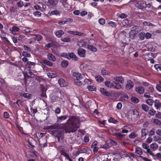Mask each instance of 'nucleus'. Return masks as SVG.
I'll list each match as a JSON object with an SVG mask.
<instances>
[{
	"label": "nucleus",
	"mask_w": 161,
	"mask_h": 161,
	"mask_svg": "<svg viewBox=\"0 0 161 161\" xmlns=\"http://www.w3.org/2000/svg\"><path fill=\"white\" fill-rule=\"evenodd\" d=\"M67 122L69 124L67 126L64 124L59 125L55 123L48 127L49 129L54 130L51 131V134L57 138L58 142L60 141V139H63L64 130L66 133L74 132L79 127V119L74 116H69Z\"/></svg>",
	"instance_id": "nucleus-1"
},
{
	"label": "nucleus",
	"mask_w": 161,
	"mask_h": 161,
	"mask_svg": "<svg viewBox=\"0 0 161 161\" xmlns=\"http://www.w3.org/2000/svg\"><path fill=\"white\" fill-rule=\"evenodd\" d=\"M73 75L76 78V80H75V83L78 86L81 85L83 77L82 76L81 74L78 72H74L73 74Z\"/></svg>",
	"instance_id": "nucleus-2"
},
{
	"label": "nucleus",
	"mask_w": 161,
	"mask_h": 161,
	"mask_svg": "<svg viewBox=\"0 0 161 161\" xmlns=\"http://www.w3.org/2000/svg\"><path fill=\"white\" fill-rule=\"evenodd\" d=\"M68 0H49L48 1L50 4L52 5H55L60 1L62 5L65 8H68L70 6L69 5L67 2Z\"/></svg>",
	"instance_id": "nucleus-3"
},
{
	"label": "nucleus",
	"mask_w": 161,
	"mask_h": 161,
	"mask_svg": "<svg viewBox=\"0 0 161 161\" xmlns=\"http://www.w3.org/2000/svg\"><path fill=\"white\" fill-rule=\"evenodd\" d=\"M113 136H115L119 140H122L123 141L127 140L128 138L125 137V135L122 134L121 133H115L113 134Z\"/></svg>",
	"instance_id": "nucleus-4"
},
{
	"label": "nucleus",
	"mask_w": 161,
	"mask_h": 161,
	"mask_svg": "<svg viewBox=\"0 0 161 161\" xmlns=\"http://www.w3.org/2000/svg\"><path fill=\"white\" fill-rule=\"evenodd\" d=\"M78 53L79 55L81 57L84 58L86 56V51L81 48H79L78 49Z\"/></svg>",
	"instance_id": "nucleus-5"
},
{
	"label": "nucleus",
	"mask_w": 161,
	"mask_h": 161,
	"mask_svg": "<svg viewBox=\"0 0 161 161\" xmlns=\"http://www.w3.org/2000/svg\"><path fill=\"white\" fill-rule=\"evenodd\" d=\"M101 93L103 95L108 97L111 96V93L110 92H108L104 88H101L100 89Z\"/></svg>",
	"instance_id": "nucleus-6"
},
{
	"label": "nucleus",
	"mask_w": 161,
	"mask_h": 161,
	"mask_svg": "<svg viewBox=\"0 0 161 161\" xmlns=\"http://www.w3.org/2000/svg\"><path fill=\"white\" fill-rule=\"evenodd\" d=\"M137 7L139 9H143L146 8V2L143 1H139L137 3Z\"/></svg>",
	"instance_id": "nucleus-7"
},
{
	"label": "nucleus",
	"mask_w": 161,
	"mask_h": 161,
	"mask_svg": "<svg viewBox=\"0 0 161 161\" xmlns=\"http://www.w3.org/2000/svg\"><path fill=\"white\" fill-rule=\"evenodd\" d=\"M144 88L142 86L136 87L135 88L136 91L137 93L140 94H143L144 93Z\"/></svg>",
	"instance_id": "nucleus-8"
},
{
	"label": "nucleus",
	"mask_w": 161,
	"mask_h": 161,
	"mask_svg": "<svg viewBox=\"0 0 161 161\" xmlns=\"http://www.w3.org/2000/svg\"><path fill=\"white\" fill-rule=\"evenodd\" d=\"M134 86V84L130 80L127 81V83L126 85V88L127 90H129L132 88Z\"/></svg>",
	"instance_id": "nucleus-9"
},
{
	"label": "nucleus",
	"mask_w": 161,
	"mask_h": 161,
	"mask_svg": "<svg viewBox=\"0 0 161 161\" xmlns=\"http://www.w3.org/2000/svg\"><path fill=\"white\" fill-rule=\"evenodd\" d=\"M68 32L71 34L77 35L78 36H83L84 35V34L83 33L76 31H68Z\"/></svg>",
	"instance_id": "nucleus-10"
},
{
	"label": "nucleus",
	"mask_w": 161,
	"mask_h": 161,
	"mask_svg": "<svg viewBox=\"0 0 161 161\" xmlns=\"http://www.w3.org/2000/svg\"><path fill=\"white\" fill-rule=\"evenodd\" d=\"M141 137H144V139H145L146 136L148 133V130L146 129H143L141 130Z\"/></svg>",
	"instance_id": "nucleus-11"
},
{
	"label": "nucleus",
	"mask_w": 161,
	"mask_h": 161,
	"mask_svg": "<svg viewBox=\"0 0 161 161\" xmlns=\"http://www.w3.org/2000/svg\"><path fill=\"white\" fill-rule=\"evenodd\" d=\"M47 58L49 60L52 62H54L56 60L54 55L51 53L48 54L47 55Z\"/></svg>",
	"instance_id": "nucleus-12"
},
{
	"label": "nucleus",
	"mask_w": 161,
	"mask_h": 161,
	"mask_svg": "<svg viewBox=\"0 0 161 161\" xmlns=\"http://www.w3.org/2000/svg\"><path fill=\"white\" fill-rule=\"evenodd\" d=\"M120 37H121L123 40H125L126 37H127L126 32L124 31H121L120 34Z\"/></svg>",
	"instance_id": "nucleus-13"
},
{
	"label": "nucleus",
	"mask_w": 161,
	"mask_h": 161,
	"mask_svg": "<svg viewBox=\"0 0 161 161\" xmlns=\"http://www.w3.org/2000/svg\"><path fill=\"white\" fill-rule=\"evenodd\" d=\"M114 80L117 82H118L121 83H122L124 82V79L122 76H117L115 77L114 78Z\"/></svg>",
	"instance_id": "nucleus-14"
},
{
	"label": "nucleus",
	"mask_w": 161,
	"mask_h": 161,
	"mask_svg": "<svg viewBox=\"0 0 161 161\" xmlns=\"http://www.w3.org/2000/svg\"><path fill=\"white\" fill-rule=\"evenodd\" d=\"M68 116L67 115H63L59 117H57V122H60L63 120H64L67 119Z\"/></svg>",
	"instance_id": "nucleus-15"
},
{
	"label": "nucleus",
	"mask_w": 161,
	"mask_h": 161,
	"mask_svg": "<svg viewBox=\"0 0 161 161\" xmlns=\"http://www.w3.org/2000/svg\"><path fill=\"white\" fill-rule=\"evenodd\" d=\"M64 34V31L62 30H59L55 33V35L58 38H59Z\"/></svg>",
	"instance_id": "nucleus-16"
},
{
	"label": "nucleus",
	"mask_w": 161,
	"mask_h": 161,
	"mask_svg": "<svg viewBox=\"0 0 161 161\" xmlns=\"http://www.w3.org/2000/svg\"><path fill=\"white\" fill-rule=\"evenodd\" d=\"M71 58L75 60H77L78 59V58L73 53H69V59H70Z\"/></svg>",
	"instance_id": "nucleus-17"
},
{
	"label": "nucleus",
	"mask_w": 161,
	"mask_h": 161,
	"mask_svg": "<svg viewBox=\"0 0 161 161\" xmlns=\"http://www.w3.org/2000/svg\"><path fill=\"white\" fill-rule=\"evenodd\" d=\"M86 43L84 40H80L77 43V45L80 47H85L86 46Z\"/></svg>",
	"instance_id": "nucleus-18"
},
{
	"label": "nucleus",
	"mask_w": 161,
	"mask_h": 161,
	"mask_svg": "<svg viewBox=\"0 0 161 161\" xmlns=\"http://www.w3.org/2000/svg\"><path fill=\"white\" fill-rule=\"evenodd\" d=\"M42 62L49 66H51L53 65L52 62L46 59L43 60Z\"/></svg>",
	"instance_id": "nucleus-19"
},
{
	"label": "nucleus",
	"mask_w": 161,
	"mask_h": 161,
	"mask_svg": "<svg viewBox=\"0 0 161 161\" xmlns=\"http://www.w3.org/2000/svg\"><path fill=\"white\" fill-rule=\"evenodd\" d=\"M58 82L61 86H64L66 85L65 81L62 79H59Z\"/></svg>",
	"instance_id": "nucleus-20"
},
{
	"label": "nucleus",
	"mask_w": 161,
	"mask_h": 161,
	"mask_svg": "<svg viewBox=\"0 0 161 161\" xmlns=\"http://www.w3.org/2000/svg\"><path fill=\"white\" fill-rule=\"evenodd\" d=\"M154 105L156 108L158 109L161 107V103L158 100H156L154 101Z\"/></svg>",
	"instance_id": "nucleus-21"
},
{
	"label": "nucleus",
	"mask_w": 161,
	"mask_h": 161,
	"mask_svg": "<svg viewBox=\"0 0 161 161\" xmlns=\"http://www.w3.org/2000/svg\"><path fill=\"white\" fill-rule=\"evenodd\" d=\"M10 31H11L10 33L13 34V32H14L17 31L18 32L19 30V28L16 26H14L12 28H10L9 29Z\"/></svg>",
	"instance_id": "nucleus-22"
},
{
	"label": "nucleus",
	"mask_w": 161,
	"mask_h": 161,
	"mask_svg": "<svg viewBox=\"0 0 161 161\" xmlns=\"http://www.w3.org/2000/svg\"><path fill=\"white\" fill-rule=\"evenodd\" d=\"M87 48L93 52H96L97 50V49L96 47L91 45H88Z\"/></svg>",
	"instance_id": "nucleus-23"
},
{
	"label": "nucleus",
	"mask_w": 161,
	"mask_h": 161,
	"mask_svg": "<svg viewBox=\"0 0 161 161\" xmlns=\"http://www.w3.org/2000/svg\"><path fill=\"white\" fill-rule=\"evenodd\" d=\"M151 148L153 151L155 150L158 148V145L155 143H154L150 145Z\"/></svg>",
	"instance_id": "nucleus-24"
},
{
	"label": "nucleus",
	"mask_w": 161,
	"mask_h": 161,
	"mask_svg": "<svg viewBox=\"0 0 161 161\" xmlns=\"http://www.w3.org/2000/svg\"><path fill=\"white\" fill-rule=\"evenodd\" d=\"M95 79L96 80L99 82H101L103 81L104 80L103 78L99 75L95 76Z\"/></svg>",
	"instance_id": "nucleus-25"
},
{
	"label": "nucleus",
	"mask_w": 161,
	"mask_h": 161,
	"mask_svg": "<svg viewBox=\"0 0 161 161\" xmlns=\"http://www.w3.org/2000/svg\"><path fill=\"white\" fill-rule=\"evenodd\" d=\"M135 153L139 155H142L143 153L142 150L139 147H137L135 149Z\"/></svg>",
	"instance_id": "nucleus-26"
},
{
	"label": "nucleus",
	"mask_w": 161,
	"mask_h": 161,
	"mask_svg": "<svg viewBox=\"0 0 161 161\" xmlns=\"http://www.w3.org/2000/svg\"><path fill=\"white\" fill-rule=\"evenodd\" d=\"M142 109L145 111L147 112L149 110V108L148 106L146 104H142L141 105Z\"/></svg>",
	"instance_id": "nucleus-27"
},
{
	"label": "nucleus",
	"mask_w": 161,
	"mask_h": 161,
	"mask_svg": "<svg viewBox=\"0 0 161 161\" xmlns=\"http://www.w3.org/2000/svg\"><path fill=\"white\" fill-rule=\"evenodd\" d=\"M108 121L110 123H112L116 124H117L119 123L118 121L117 120L114 119L112 117H111L109 118L108 120Z\"/></svg>",
	"instance_id": "nucleus-28"
},
{
	"label": "nucleus",
	"mask_w": 161,
	"mask_h": 161,
	"mask_svg": "<svg viewBox=\"0 0 161 161\" xmlns=\"http://www.w3.org/2000/svg\"><path fill=\"white\" fill-rule=\"evenodd\" d=\"M23 96L25 98H27L29 99H31V94L28 93H24Z\"/></svg>",
	"instance_id": "nucleus-29"
},
{
	"label": "nucleus",
	"mask_w": 161,
	"mask_h": 161,
	"mask_svg": "<svg viewBox=\"0 0 161 161\" xmlns=\"http://www.w3.org/2000/svg\"><path fill=\"white\" fill-rule=\"evenodd\" d=\"M87 88L89 90V91H96V88L95 86H91V85L88 86Z\"/></svg>",
	"instance_id": "nucleus-30"
},
{
	"label": "nucleus",
	"mask_w": 161,
	"mask_h": 161,
	"mask_svg": "<svg viewBox=\"0 0 161 161\" xmlns=\"http://www.w3.org/2000/svg\"><path fill=\"white\" fill-rule=\"evenodd\" d=\"M61 66L63 67H66L68 65V62L67 61L64 60L61 64Z\"/></svg>",
	"instance_id": "nucleus-31"
},
{
	"label": "nucleus",
	"mask_w": 161,
	"mask_h": 161,
	"mask_svg": "<svg viewBox=\"0 0 161 161\" xmlns=\"http://www.w3.org/2000/svg\"><path fill=\"white\" fill-rule=\"evenodd\" d=\"M136 34V32H132V31H130L129 33L130 37L132 39L134 38Z\"/></svg>",
	"instance_id": "nucleus-32"
},
{
	"label": "nucleus",
	"mask_w": 161,
	"mask_h": 161,
	"mask_svg": "<svg viewBox=\"0 0 161 161\" xmlns=\"http://www.w3.org/2000/svg\"><path fill=\"white\" fill-rule=\"evenodd\" d=\"M153 100L151 99H148L146 100V103L150 106L153 105Z\"/></svg>",
	"instance_id": "nucleus-33"
},
{
	"label": "nucleus",
	"mask_w": 161,
	"mask_h": 161,
	"mask_svg": "<svg viewBox=\"0 0 161 161\" xmlns=\"http://www.w3.org/2000/svg\"><path fill=\"white\" fill-rule=\"evenodd\" d=\"M60 13V12L58 10H55L51 11V14L52 15H58Z\"/></svg>",
	"instance_id": "nucleus-34"
},
{
	"label": "nucleus",
	"mask_w": 161,
	"mask_h": 161,
	"mask_svg": "<svg viewBox=\"0 0 161 161\" xmlns=\"http://www.w3.org/2000/svg\"><path fill=\"white\" fill-rule=\"evenodd\" d=\"M47 75L48 77L51 78L55 77L57 75L56 74L51 73H48Z\"/></svg>",
	"instance_id": "nucleus-35"
},
{
	"label": "nucleus",
	"mask_w": 161,
	"mask_h": 161,
	"mask_svg": "<svg viewBox=\"0 0 161 161\" xmlns=\"http://www.w3.org/2000/svg\"><path fill=\"white\" fill-rule=\"evenodd\" d=\"M154 68L158 71H161V65L160 64H156L154 66Z\"/></svg>",
	"instance_id": "nucleus-36"
},
{
	"label": "nucleus",
	"mask_w": 161,
	"mask_h": 161,
	"mask_svg": "<svg viewBox=\"0 0 161 161\" xmlns=\"http://www.w3.org/2000/svg\"><path fill=\"white\" fill-rule=\"evenodd\" d=\"M115 89H119L121 88V85L119 83H117L113 86Z\"/></svg>",
	"instance_id": "nucleus-37"
},
{
	"label": "nucleus",
	"mask_w": 161,
	"mask_h": 161,
	"mask_svg": "<svg viewBox=\"0 0 161 161\" xmlns=\"http://www.w3.org/2000/svg\"><path fill=\"white\" fill-rule=\"evenodd\" d=\"M145 33L144 32L140 33L139 35V37L140 39L141 40H143L145 38Z\"/></svg>",
	"instance_id": "nucleus-38"
},
{
	"label": "nucleus",
	"mask_w": 161,
	"mask_h": 161,
	"mask_svg": "<svg viewBox=\"0 0 161 161\" xmlns=\"http://www.w3.org/2000/svg\"><path fill=\"white\" fill-rule=\"evenodd\" d=\"M73 19L70 18L66 19L64 21L65 24H70L72 22Z\"/></svg>",
	"instance_id": "nucleus-39"
},
{
	"label": "nucleus",
	"mask_w": 161,
	"mask_h": 161,
	"mask_svg": "<svg viewBox=\"0 0 161 161\" xmlns=\"http://www.w3.org/2000/svg\"><path fill=\"white\" fill-rule=\"evenodd\" d=\"M153 123L157 125L161 126V123L160 121L158 119H155L153 120Z\"/></svg>",
	"instance_id": "nucleus-40"
},
{
	"label": "nucleus",
	"mask_w": 161,
	"mask_h": 161,
	"mask_svg": "<svg viewBox=\"0 0 161 161\" xmlns=\"http://www.w3.org/2000/svg\"><path fill=\"white\" fill-rule=\"evenodd\" d=\"M131 101L135 103H137L139 102V100L136 97H133L131 98Z\"/></svg>",
	"instance_id": "nucleus-41"
},
{
	"label": "nucleus",
	"mask_w": 161,
	"mask_h": 161,
	"mask_svg": "<svg viewBox=\"0 0 161 161\" xmlns=\"http://www.w3.org/2000/svg\"><path fill=\"white\" fill-rule=\"evenodd\" d=\"M61 55L62 57H65L69 59V53H61Z\"/></svg>",
	"instance_id": "nucleus-42"
},
{
	"label": "nucleus",
	"mask_w": 161,
	"mask_h": 161,
	"mask_svg": "<svg viewBox=\"0 0 161 161\" xmlns=\"http://www.w3.org/2000/svg\"><path fill=\"white\" fill-rule=\"evenodd\" d=\"M60 153L61 155L64 156L66 158L69 156V155L66 152H64L63 150H60Z\"/></svg>",
	"instance_id": "nucleus-43"
},
{
	"label": "nucleus",
	"mask_w": 161,
	"mask_h": 161,
	"mask_svg": "<svg viewBox=\"0 0 161 161\" xmlns=\"http://www.w3.org/2000/svg\"><path fill=\"white\" fill-rule=\"evenodd\" d=\"M22 56L25 57H30L31 56V54L27 52H23L22 53Z\"/></svg>",
	"instance_id": "nucleus-44"
},
{
	"label": "nucleus",
	"mask_w": 161,
	"mask_h": 161,
	"mask_svg": "<svg viewBox=\"0 0 161 161\" xmlns=\"http://www.w3.org/2000/svg\"><path fill=\"white\" fill-rule=\"evenodd\" d=\"M105 84L106 86L107 87H109L110 88H111L112 87V83L108 81H105Z\"/></svg>",
	"instance_id": "nucleus-45"
},
{
	"label": "nucleus",
	"mask_w": 161,
	"mask_h": 161,
	"mask_svg": "<svg viewBox=\"0 0 161 161\" xmlns=\"http://www.w3.org/2000/svg\"><path fill=\"white\" fill-rule=\"evenodd\" d=\"M101 74L103 75H107L108 74V71L104 69H102L101 70Z\"/></svg>",
	"instance_id": "nucleus-46"
},
{
	"label": "nucleus",
	"mask_w": 161,
	"mask_h": 161,
	"mask_svg": "<svg viewBox=\"0 0 161 161\" xmlns=\"http://www.w3.org/2000/svg\"><path fill=\"white\" fill-rule=\"evenodd\" d=\"M154 89L153 87L151 86L149 87L148 90H147L148 92L150 94V93H152L154 91Z\"/></svg>",
	"instance_id": "nucleus-47"
},
{
	"label": "nucleus",
	"mask_w": 161,
	"mask_h": 161,
	"mask_svg": "<svg viewBox=\"0 0 161 161\" xmlns=\"http://www.w3.org/2000/svg\"><path fill=\"white\" fill-rule=\"evenodd\" d=\"M143 24V25L145 26L148 25L149 26H153L154 25L152 24L151 23L147 21L144 22Z\"/></svg>",
	"instance_id": "nucleus-48"
},
{
	"label": "nucleus",
	"mask_w": 161,
	"mask_h": 161,
	"mask_svg": "<svg viewBox=\"0 0 161 161\" xmlns=\"http://www.w3.org/2000/svg\"><path fill=\"white\" fill-rule=\"evenodd\" d=\"M61 40L63 42H68L70 41V39L69 38L66 37L64 38H61Z\"/></svg>",
	"instance_id": "nucleus-49"
},
{
	"label": "nucleus",
	"mask_w": 161,
	"mask_h": 161,
	"mask_svg": "<svg viewBox=\"0 0 161 161\" xmlns=\"http://www.w3.org/2000/svg\"><path fill=\"white\" fill-rule=\"evenodd\" d=\"M33 14L35 16L39 17L41 16V13L39 11H36Z\"/></svg>",
	"instance_id": "nucleus-50"
},
{
	"label": "nucleus",
	"mask_w": 161,
	"mask_h": 161,
	"mask_svg": "<svg viewBox=\"0 0 161 161\" xmlns=\"http://www.w3.org/2000/svg\"><path fill=\"white\" fill-rule=\"evenodd\" d=\"M152 7V9H156L155 8H154L153 6H152V4L151 3H149L148 4H147L146 3V8L147 7L148 8H150L151 7Z\"/></svg>",
	"instance_id": "nucleus-51"
},
{
	"label": "nucleus",
	"mask_w": 161,
	"mask_h": 161,
	"mask_svg": "<svg viewBox=\"0 0 161 161\" xmlns=\"http://www.w3.org/2000/svg\"><path fill=\"white\" fill-rule=\"evenodd\" d=\"M156 113V111H155L153 109H152L149 110L148 112L149 114L152 115H154V114Z\"/></svg>",
	"instance_id": "nucleus-52"
},
{
	"label": "nucleus",
	"mask_w": 161,
	"mask_h": 161,
	"mask_svg": "<svg viewBox=\"0 0 161 161\" xmlns=\"http://www.w3.org/2000/svg\"><path fill=\"white\" fill-rule=\"evenodd\" d=\"M145 36L146 39H148L151 37L152 35L149 33L147 32L146 34H145Z\"/></svg>",
	"instance_id": "nucleus-53"
},
{
	"label": "nucleus",
	"mask_w": 161,
	"mask_h": 161,
	"mask_svg": "<svg viewBox=\"0 0 161 161\" xmlns=\"http://www.w3.org/2000/svg\"><path fill=\"white\" fill-rule=\"evenodd\" d=\"M98 22L101 25H103L105 23V20L101 18L99 19Z\"/></svg>",
	"instance_id": "nucleus-54"
},
{
	"label": "nucleus",
	"mask_w": 161,
	"mask_h": 161,
	"mask_svg": "<svg viewBox=\"0 0 161 161\" xmlns=\"http://www.w3.org/2000/svg\"><path fill=\"white\" fill-rule=\"evenodd\" d=\"M129 137L130 139L134 138L136 137V135L135 133L132 132L129 135Z\"/></svg>",
	"instance_id": "nucleus-55"
},
{
	"label": "nucleus",
	"mask_w": 161,
	"mask_h": 161,
	"mask_svg": "<svg viewBox=\"0 0 161 161\" xmlns=\"http://www.w3.org/2000/svg\"><path fill=\"white\" fill-rule=\"evenodd\" d=\"M155 129H152L149 132V135L150 136H152L154 135L155 134Z\"/></svg>",
	"instance_id": "nucleus-56"
},
{
	"label": "nucleus",
	"mask_w": 161,
	"mask_h": 161,
	"mask_svg": "<svg viewBox=\"0 0 161 161\" xmlns=\"http://www.w3.org/2000/svg\"><path fill=\"white\" fill-rule=\"evenodd\" d=\"M17 8L15 7H12L10 8V10L11 12H15L17 11Z\"/></svg>",
	"instance_id": "nucleus-57"
},
{
	"label": "nucleus",
	"mask_w": 161,
	"mask_h": 161,
	"mask_svg": "<svg viewBox=\"0 0 161 161\" xmlns=\"http://www.w3.org/2000/svg\"><path fill=\"white\" fill-rule=\"evenodd\" d=\"M108 25H110V26H112V27H115L116 26V24L115 23L112 22V21H110L108 23Z\"/></svg>",
	"instance_id": "nucleus-58"
},
{
	"label": "nucleus",
	"mask_w": 161,
	"mask_h": 161,
	"mask_svg": "<svg viewBox=\"0 0 161 161\" xmlns=\"http://www.w3.org/2000/svg\"><path fill=\"white\" fill-rule=\"evenodd\" d=\"M17 5L19 7H21L24 5L23 2L22 1H19L17 2Z\"/></svg>",
	"instance_id": "nucleus-59"
},
{
	"label": "nucleus",
	"mask_w": 161,
	"mask_h": 161,
	"mask_svg": "<svg viewBox=\"0 0 161 161\" xmlns=\"http://www.w3.org/2000/svg\"><path fill=\"white\" fill-rule=\"evenodd\" d=\"M109 141L110 144L113 146H116L117 144L116 142L112 140H110Z\"/></svg>",
	"instance_id": "nucleus-60"
},
{
	"label": "nucleus",
	"mask_w": 161,
	"mask_h": 161,
	"mask_svg": "<svg viewBox=\"0 0 161 161\" xmlns=\"http://www.w3.org/2000/svg\"><path fill=\"white\" fill-rule=\"evenodd\" d=\"M36 36L37 38V40L38 41H40L42 39V36L40 35H36Z\"/></svg>",
	"instance_id": "nucleus-61"
},
{
	"label": "nucleus",
	"mask_w": 161,
	"mask_h": 161,
	"mask_svg": "<svg viewBox=\"0 0 161 161\" xmlns=\"http://www.w3.org/2000/svg\"><path fill=\"white\" fill-rule=\"evenodd\" d=\"M23 47L24 50H27L29 52L31 51V48L29 47L26 45H24Z\"/></svg>",
	"instance_id": "nucleus-62"
},
{
	"label": "nucleus",
	"mask_w": 161,
	"mask_h": 161,
	"mask_svg": "<svg viewBox=\"0 0 161 161\" xmlns=\"http://www.w3.org/2000/svg\"><path fill=\"white\" fill-rule=\"evenodd\" d=\"M26 64L29 66H34L36 65V63L33 62H31V61H27Z\"/></svg>",
	"instance_id": "nucleus-63"
},
{
	"label": "nucleus",
	"mask_w": 161,
	"mask_h": 161,
	"mask_svg": "<svg viewBox=\"0 0 161 161\" xmlns=\"http://www.w3.org/2000/svg\"><path fill=\"white\" fill-rule=\"evenodd\" d=\"M156 89L159 92H161V86L160 85H157L156 86Z\"/></svg>",
	"instance_id": "nucleus-64"
}]
</instances>
